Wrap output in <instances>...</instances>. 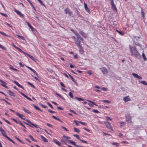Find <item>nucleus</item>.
I'll list each match as a JSON object with an SVG mask.
<instances>
[{
  "label": "nucleus",
  "mask_w": 147,
  "mask_h": 147,
  "mask_svg": "<svg viewBox=\"0 0 147 147\" xmlns=\"http://www.w3.org/2000/svg\"><path fill=\"white\" fill-rule=\"evenodd\" d=\"M0 14H1V15L4 16L5 17H7V15L4 14V13H2L0 12Z\"/></svg>",
  "instance_id": "nucleus-54"
},
{
  "label": "nucleus",
  "mask_w": 147,
  "mask_h": 147,
  "mask_svg": "<svg viewBox=\"0 0 147 147\" xmlns=\"http://www.w3.org/2000/svg\"><path fill=\"white\" fill-rule=\"evenodd\" d=\"M40 105L42 107L44 108H47V106H46V105H43V104H40Z\"/></svg>",
  "instance_id": "nucleus-48"
},
{
  "label": "nucleus",
  "mask_w": 147,
  "mask_h": 147,
  "mask_svg": "<svg viewBox=\"0 0 147 147\" xmlns=\"http://www.w3.org/2000/svg\"><path fill=\"white\" fill-rule=\"evenodd\" d=\"M113 145H115L117 146H119V144L117 143H115V142L113 143Z\"/></svg>",
  "instance_id": "nucleus-57"
},
{
  "label": "nucleus",
  "mask_w": 147,
  "mask_h": 147,
  "mask_svg": "<svg viewBox=\"0 0 147 147\" xmlns=\"http://www.w3.org/2000/svg\"><path fill=\"white\" fill-rule=\"evenodd\" d=\"M132 75L135 77L138 78L139 79H142V77H141L140 76L138 75L137 74L133 73H132Z\"/></svg>",
  "instance_id": "nucleus-11"
},
{
  "label": "nucleus",
  "mask_w": 147,
  "mask_h": 147,
  "mask_svg": "<svg viewBox=\"0 0 147 147\" xmlns=\"http://www.w3.org/2000/svg\"><path fill=\"white\" fill-rule=\"evenodd\" d=\"M15 138L16 139L18 140V141H19L21 143H22V144H24V143L23 142L22 140H20V139H19L18 138L15 137Z\"/></svg>",
  "instance_id": "nucleus-34"
},
{
  "label": "nucleus",
  "mask_w": 147,
  "mask_h": 147,
  "mask_svg": "<svg viewBox=\"0 0 147 147\" xmlns=\"http://www.w3.org/2000/svg\"><path fill=\"white\" fill-rule=\"evenodd\" d=\"M27 83L28 84H29V85H30L32 87H33L34 88H35V86L33 85L31 83H30V82H27Z\"/></svg>",
  "instance_id": "nucleus-35"
},
{
  "label": "nucleus",
  "mask_w": 147,
  "mask_h": 147,
  "mask_svg": "<svg viewBox=\"0 0 147 147\" xmlns=\"http://www.w3.org/2000/svg\"><path fill=\"white\" fill-rule=\"evenodd\" d=\"M76 38L78 39H79L81 41H83V38L79 34H78V35L77 36Z\"/></svg>",
  "instance_id": "nucleus-19"
},
{
  "label": "nucleus",
  "mask_w": 147,
  "mask_h": 147,
  "mask_svg": "<svg viewBox=\"0 0 147 147\" xmlns=\"http://www.w3.org/2000/svg\"><path fill=\"white\" fill-rule=\"evenodd\" d=\"M121 126H123L125 125L126 124V123L123 122H121L120 123Z\"/></svg>",
  "instance_id": "nucleus-43"
},
{
  "label": "nucleus",
  "mask_w": 147,
  "mask_h": 147,
  "mask_svg": "<svg viewBox=\"0 0 147 147\" xmlns=\"http://www.w3.org/2000/svg\"><path fill=\"white\" fill-rule=\"evenodd\" d=\"M15 114L22 119L24 120H26L25 118H23V117H24L25 116L23 115L20 114L17 112H16Z\"/></svg>",
  "instance_id": "nucleus-8"
},
{
  "label": "nucleus",
  "mask_w": 147,
  "mask_h": 147,
  "mask_svg": "<svg viewBox=\"0 0 147 147\" xmlns=\"http://www.w3.org/2000/svg\"><path fill=\"white\" fill-rule=\"evenodd\" d=\"M116 31L121 35H124V33L120 31H119L117 30Z\"/></svg>",
  "instance_id": "nucleus-32"
},
{
  "label": "nucleus",
  "mask_w": 147,
  "mask_h": 147,
  "mask_svg": "<svg viewBox=\"0 0 147 147\" xmlns=\"http://www.w3.org/2000/svg\"><path fill=\"white\" fill-rule=\"evenodd\" d=\"M79 122V123H80L84 125H86V123H85L83 122L82 121H80Z\"/></svg>",
  "instance_id": "nucleus-53"
},
{
  "label": "nucleus",
  "mask_w": 147,
  "mask_h": 147,
  "mask_svg": "<svg viewBox=\"0 0 147 147\" xmlns=\"http://www.w3.org/2000/svg\"><path fill=\"white\" fill-rule=\"evenodd\" d=\"M79 121H77V120H74V122L77 125H79L78 123H79Z\"/></svg>",
  "instance_id": "nucleus-45"
},
{
  "label": "nucleus",
  "mask_w": 147,
  "mask_h": 147,
  "mask_svg": "<svg viewBox=\"0 0 147 147\" xmlns=\"http://www.w3.org/2000/svg\"><path fill=\"white\" fill-rule=\"evenodd\" d=\"M0 33L4 36H9L7 35L5 33H4L3 32H1L0 31Z\"/></svg>",
  "instance_id": "nucleus-38"
},
{
  "label": "nucleus",
  "mask_w": 147,
  "mask_h": 147,
  "mask_svg": "<svg viewBox=\"0 0 147 147\" xmlns=\"http://www.w3.org/2000/svg\"><path fill=\"white\" fill-rule=\"evenodd\" d=\"M78 48H79V51L80 52H81L82 53L83 52V50L82 48V46H81V47H79V46H78Z\"/></svg>",
  "instance_id": "nucleus-33"
},
{
  "label": "nucleus",
  "mask_w": 147,
  "mask_h": 147,
  "mask_svg": "<svg viewBox=\"0 0 147 147\" xmlns=\"http://www.w3.org/2000/svg\"><path fill=\"white\" fill-rule=\"evenodd\" d=\"M61 127L63 129H64V130H65L66 131H68V130H67V129L65 128V127L63 126H61Z\"/></svg>",
  "instance_id": "nucleus-55"
},
{
  "label": "nucleus",
  "mask_w": 147,
  "mask_h": 147,
  "mask_svg": "<svg viewBox=\"0 0 147 147\" xmlns=\"http://www.w3.org/2000/svg\"><path fill=\"white\" fill-rule=\"evenodd\" d=\"M69 77L71 78V80L76 84H77L76 81H75V80L74 78H73V77L70 75L69 74Z\"/></svg>",
  "instance_id": "nucleus-20"
},
{
  "label": "nucleus",
  "mask_w": 147,
  "mask_h": 147,
  "mask_svg": "<svg viewBox=\"0 0 147 147\" xmlns=\"http://www.w3.org/2000/svg\"><path fill=\"white\" fill-rule=\"evenodd\" d=\"M1 132L3 136L5 137L8 140H9L10 142H11L15 144V143L11 139H10L8 137V136L5 134L6 133L5 131H1Z\"/></svg>",
  "instance_id": "nucleus-2"
},
{
  "label": "nucleus",
  "mask_w": 147,
  "mask_h": 147,
  "mask_svg": "<svg viewBox=\"0 0 147 147\" xmlns=\"http://www.w3.org/2000/svg\"><path fill=\"white\" fill-rule=\"evenodd\" d=\"M12 120H13L14 121H15L16 123H18L20 124V122H21V121L19 120H16L15 119H14L12 118Z\"/></svg>",
  "instance_id": "nucleus-23"
},
{
  "label": "nucleus",
  "mask_w": 147,
  "mask_h": 147,
  "mask_svg": "<svg viewBox=\"0 0 147 147\" xmlns=\"http://www.w3.org/2000/svg\"><path fill=\"white\" fill-rule=\"evenodd\" d=\"M27 24L28 26L30 28L31 30L33 31L34 30V29L33 28V27L31 26V25L28 22H27Z\"/></svg>",
  "instance_id": "nucleus-22"
},
{
  "label": "nucleus",
  "mask_w": 147,
  "mask_h": 147,
  "mask_svg": "<svg viewBox=\"0 0 147 147\" xmlns=\"http://www.w3.org/2000/svg\"><path fill=\"white\" fill-rule=\"evenodd\" d=\"M5 121L9 124L11 125V123L9 122L6 119V120H5Z\"/></svg>",
  "instance_id": "nucleus-63"
},
{
  "label": "nucleus",
  "mask_w": 147,
  "mask_h": 147,
  "mask_svg": "<svg viewBox=\"0 0 147 147\" xmlns=\"http://www.w3.org/2000/svg\"><path fill=\"white\" fill-rule=\"evenodd\" d=\"M101 70L103 74H105L107 73V70L105 67H103L100 69Z\"/></svg>",
  "instance_id": "nucleus-10"
},
{
  "label": "nucleus",
  "mask_w": 147,
  "mask_h": 147,
  "mask_svg": "<svg viewBox=\"0 0 147 147\" xmlns=\"http://www.w3.org/2000/svg\"><path fill=\"white\" fill-rule=\"evenodd\" d=\"M87 101H88L91 103L92 104H93L94 105H96V106H98L97 105H96V104H95V102H93L92 101L90 100H87Z\"/></svg>",
  "instance_id": "nucleus-31"
},
{
  "label": "nucleus",
  "mask_w": 147,
  "mask_h": 147,
  "mask_svg": "<svg viewBox=\"0 0 147 147\" xmlns=\"http://www.w3.org/2000/svg\"><path fill=\"white\" fill-rule=\"evenodd\" d=\"M47 103L49 107H50L52 109H53V106L51 105L50 103Z\"/></svg>",
  "instance_id": "nucleus-62"
},
{
  "label": "nucleus",
  "mask_w": 147,
  "mask_h": 147,
  "mask_svg": "<svg viewBox=\"0 0 147 147\" xmlns=\"http://www.w3.org/2000/svg\"><path fill=\"white\" fill-rule=\"evenodd\" d=\"M101 89L102 90L105 91H107L108 90L107 88H105V87H102V88H101Z\"/></svg>",
  "instance_id": "nucleus-49"
},
{
  "label": "nucleus",
  "mask_w": 147,
  "mask_h": 147,
  "mask_svg": "<svg viewBox=\"0 0 147 147\" xmlns=\"http://www.w3.org/2000/svg\"><path fill=\"white\" fill-rule=\"evenodd\" d=\"M8 91L9 92L8 93L10 96L13 97L15 96V93L10 90H8Z\"/></svg>",
  "instance_id": "nucleus-13"
},
{
  "label": "nucleus",
  "mask_w": 147,
  "mask_h": 147,
  "mask_svg": "<svg viewBox=\"0 0 147 147\" xmlns=\"http://www.w3.org/2000/svg\"><path fill=\"white\" fill-rule=\"evenodd\" d=\"M53 141L54 143H55L59 146H61V143L56 139H53Z\"/></svg>",
  "instance_id": "nucleus-12"
},
{
  "label": "nucleus",
  "mask_w": 147,
  "mask_h": 147,
  "mask_svg": "<svg viewBox=\"0 0 147 147\" xmlns=\"http://www.w3.org/2000/svg\"><path fill=\"white\" fill-rule=\"evenodd\" d=\"M75 98L78 100V101H84V99H83V98H79V97H75Z\"/></svg>",
  "instance_id": "nucleus-28"
},
{
  "label": "nucleus",
  "mask_w": 147,
  "mask_h": 147,
  "mask_svg": "<svg viewBox=\"0 0 147 147\" xmlns=\"http://www.w3.org/2000/svg\"><path fill=\"white\" fill-rule=\"evenodd\" d=\"M26 54L29 57H30L32 60L34 61H35V59L34 58L32 55L27 53H26Z\"/></svg>",
  "instance_id": "nucleus-21"
},
{
  "label": "nucleus",
  "mask_w": 147,
  "mask_h": 147,
  "mask_svg": "<svg viewBox=\"0 0 147 147\" xmlns=\"http://www.w3.org/2000/svg\"><path fill=\"white\" fill-rule=\"evenodd\" d=\"M60 84L61 85V86H62V87H64V88L65 87V85H64V84L62 82H61L60 83Z\"/></svg>",
  "instance_id": "nucleus-56"
},
{
  "label": "nucleus",
  "mask_w": 147,
  "mask_h": 147,
  "mask_svg": "<svg viewBox=\"0 0 147 147\" xmlns=\"http://www.w3.org/2000/svg\"><path fill=\"white\" fill-rule=\"evenodd\" d=\"M139 82L140 83L144 85H147V82H146L145 81H139Z\"/></svg>",
  "instance_id": "nucleus-24"
},
{
  "label": "nucleus",
  "mask_w": 147,
  "mask_h": 147,
  "mask_svg": "<svg viewBox=\"0 0 147 147\" xmlns=\"http://www.w3.org/2000/svg\"><path fill=\"white\" fill-rule=\"evenodd\" d=\"M143 52H144V51L143 50ZM142 57L144 61H146L147 59V58H146L145 55L144 54V52H143L142 53Z\"/></svg>",
  "instance_id": "nucleus-27"
},
{
  "label": "nucleus",
  "mask_w": 147,
  "mask_h": 147,
  "mask_svg": "<svg viewBox=\"0 0 147 147\" xmlns=\"http://www.w3.org/2000/svg\"><path fill=\"white\" fill-rule=\"evenodd\" d=\"M48 111L52 113H55V112L54 111H52L50 109H49L48 110Z\"/></svg>",
  "instance_id": "nucleus-58"
},
{
  "label": "nucleus",
  "mask_w": 147,
  "mask_h": 147,
  "mask_svg": "<svg viewBox=\"0 0 147 147\" xmlns=\"http://www.w3.org/2000/svg\"><path fill=\"white\" fill-rule=\"evenodd\" d=\"M40 138L42 139V140H43L44 142H48V140L47 139H46L45 137L43 136H40Z\"/></svg>",
  "instance_id": "nucleus-16"
},
{
  "label": "nucleus",
  "mask_w": 147,
  "mask_h": 147,
  "mask_svg": "<svg viewBox=\"0 0 147 147\" xmlns=\"http://www.w3.org/2000/svg\"><path fill=\"white\" fill-rule=\"evenodd\" d=\"M134 37L137 40H139L140 38V37H139V36H134Z\"/></svg>",
  "instance_id": "nucleus-50"
},
{
  "label": "nucleus",
  "mask_w": 147,
  "mask_h": 147,
  "mask_svg": "<svg viewBox=\"0 0 147 147\" xmlns=\"http://www.w3.org/2000/svg\"><path fill=\"white\" fill-rule=\"evenodd\" d=\"M102 101L104 102H106L107 103H110V101L106 100H104Z\"/></svg>",
  "instance_id": "nucleus-42"
},
{
  "label": "nucleus",
  "mask_w": 147,
  "mask_h": 147,
  "mask_svg": "<svg viewBox=\"0 0 147 147\" xmlns=\"http://www.w3.org/2000/svg\"><path fill=\"white\" fill-rule=\"evenodd\" d=\"M57 109H59V110H63V108H62V107H58V106L57 107Z\"/></svg>",
  "instance_id": "nucleus-51"
},
{
  "label": "nucleus",
  "mask_w": 147,
  "mask_h": 147,
  "mask_svg": "<svg viewBox=\"0 0 147 147\" xmlns=\"http://www.w3.org/2000/svg\"><path fill=\"white\" fill-rule=\"evenodd\" d=\"M110 3L111 5V7L113 9V10L114 11H117V9L115 6V5L114 4V1L113 0H110Z\"/></svg>",
  "instance_id": "nucleus-3"
},
{
  "label": "nucleus",
  "mask_w": 147,
  "mask_h": 147,
  "mask_svg": "<svg viewBox=\"0 0 147 147\" xmlns=\"http://www.w3.org/2000/svg\"><path fill=\"white\" fill-rule=\"evenodd\" d=\"M25 120L27 121L28 123H29V124H30L31 125H32V124H33V123H32L30 121L26 119V120Z\"/></svg>",
  "instance_id": "nucleus-60"
},
{
  "label": "nucleus",
  "mask_w": 147,
  "mask_h": 147,
  "mask_svg": "<svg viewBox=\"0 0 147 147\" xmlns=\"http://www.w3.org/2000/svg\"><path fill=\"white\" fill-rule=\"evenodd\" d=\"M73 136L74 137H76L77 139L80 140V138L79 135L77 134H74Z\"/></svg>",
  "instance_id": "nucleus-40"
},
{
  "label": "nucleus",
  "mask_w": 147,
  "mask_h": 147,
  "mask_svg": "<svg viewBox=\"0 0 147 147\" xmlns=\"http://www.w3.org/2000/svg\"><path fill=\"white\" fill-rule=\"evenodd\" d=\"M25 120L27 121L28 123H29V124H30L31 125H32V124H33V123H32L30 121L26 119V120Z\"/></svg>",
  "instance_id": "nucleus-59"
},
{
  "label": "nucleus",
  "mask_w": 147,
  "mask_h": 147,
  "mask_svg": "<svg viewBox=\"0 0 147 147\" xmlns=\"http://www.w3.org/2000/svg\"><path fill=\"white\" fill-rule=\"evenodd\" d=\"M80 140L81 141V142H82L83 143H86V144H88V143L86 141H85V140H82L81 139H80Z\"/></svg>",
  "instance_id": "nucleus-46"
},
{
  "label": "nucleus",
  "mask_w": 147,
  "mask_h": 147,
  "mask_svg": "<svg viewBox=\"0 0 147 147\" xmlns=\"http://www.w3.org/2000/svg\"><path fill=\"white\" fill-rule=\"evenodd\" d=\"M70 138V137H68V136H63V138L64 140L65 141H66L67 140L69 139Z\"/></svg>",
  "instance_id": "nucleus-26"
},
{
  "label": "nucleus",
  "mask_w": 147,
  "mask_h": 147,
  "mask_svg": "<svg viewBox=\"0 0 147 147\" xmlns=\"http://www.w3.org/2000/svg\"><path fill=\"white\" fill-rule=\"evenodd\" d=\"M105 124L107 127L109 129L112 130V127L110 123L107 121H104Z\"/></svg>",
  "instance_id": "nucleus-4"
},
{
  "label": "nucleus",
  "mask_w": 147,
  "mask_h": 147,
  "mask_svg": "<svg viewBox=\"0 0 147 147\" xmlns=\"http://www.w3.org/2000/svg\"><path fill=\"white\" fill-rule=\"evenodd\" d=\"M17 49L20 52H21L22 53H23L24 54H26V53L23 52L20 48H19V47H18V49Z\"/></svg>",
  "instance_id": "nucleus-37"
},
{
  "label": "nucleus",
  "mask_w": 147,
  "mask_h": 147,
  "mask_svg": "<svg viewBox=\"0 0 147 147\" xmlns=\"http://www.w3.org/2000/svg\"><path fill=\"white\" fill-rule=\"evenodd\" d=\"M74 131L77 133H79L80 131L78 129L75 127H74Z\"/></svg>",
  "instance_id": "nucleus-29"
},
{
  "label": "nucleus",
  "mask_w": 147,
  "mask_h": 147,
  "mask_svg": "<svg viewBox=\"0 0 147 147\" xmlns=\"http://www.w3.org/2000/svg\"><path fill=\"white\" fill-rule=\"evenodd\" d=\"M71 144L72 145H74L76 147V146L77 145L76 144V142L73 141L72 140L71 141Z\"/></svg>",
  "instance_id": "nucleus-30"
},
{
  "label": "nucleus",
  "mask_w": 147,
  "mask_h": 147,
  "mask_svg": "<svg viewBox=\"0 0 147 147\" xmlns=\"http://www.w3.org/2000/svg\"><path fill=\"white\" fill-rule=\"evenodd\" d=\"M123 100L125 102H126L128 101H130V99L129 98V96H125L123 98Z\"/></svg>",
  "instance_id": "nucleus-15"
},
{
  "label": "nucleus",
  "mask_w": 147,
  "mask_h": 147,
  "mask_svg": "<svg viewBox=\"0 0 147 147\" xmlns=\"http://www.w3.org/2000/svg\"><path fill=\"white\" fill-rule=\"evenodd\" d=\"M33 106L34 107L36 110H38L40 111L41 112H42V111L39 108L37 107V106L35 105L34 104H33Z\"/></svg>",
  "instance_id": "nucleus-25"
},
{
  "label": "nucleus",
  "mask_w": 147,
  "mask_h": 147,
  "mask_svg": "<svg viewBox=\"0 0 147 147\" xmlns=\"http://www.w3.org/2000/svg\"><path fill=\"white\" fill-rule=\"evenodd\" d=\"M80 33L81 35L84 38H86L87 36L86 34H85L82 31H80L79 32Z\"/></svg>",
  "instance_id": "nucleus-18"
},
{
  "label": "nucleus",
  "mask_w": 147,
  "mask_h": 147,
  "mask_svg": "<svg viewBox=\"0 0 147 147\" xmlns=\"http://www.w3.org/2000/svg\"><path fill=\"white\" fill-rule=\"evenodd\" d=\"M27 1L30 3V5L33 7L34 9V7L33 6V4L31 3L30 1L29 0H27Z\"/></svg>",
  "instance_id": "nucleus-52"
},
{
  "label": "nucleus",
  "mask_w": 147,
  "mask_h": 147,
  "mask_svg": "<svg viewBox=\"0 0 147 147\" xmlns=\"http://www.w3.org/2000/svg\"><path fill=\"white\" fill-rule=\"evenodd\" d=\"M47 126H49V127H53V125H51V124H49V123H47Z\"/></svg>",
  "instance_id": "nucleus-64"
},
{
  "label": "nucleus",
  "mask_w": 147,
  "mask_h": 147,
  "mask_svg": "<svg viewBox=\"0 0 147 147\" xmlns=\"http://www.w3.org/2000/svg\"><path fill=\"white\" fill-rule=\"evenodd\" d=\"M69 95L71 98H73V95L72 93L71 92H70L69 93Z\"/></svg>",
  "instance_id": "nucleus-44"
},
{
  "label": "nucleus",
  "mask_w": 147,
  "mask_h": 147,
  "mask_svg": "<svg viewBox=\"0 0 147 147\" xmlns=\"http://www.w3.org/2000/svg\"><path fill=\"white\" fill-rule=\"evenodd\" d=\"M129 47L131 56H135L138 59L140 58V53L137 50L136 48V47L133 46L131 47L130 46Z\"/></svg>",
  "instance_id": "nucleus-1"
},
{
  "label": "nucleus",
  "mask_w": 147,
  "mask_h": 147,
  "mask_svg": "<svg viewBox=\"0 0 147 147\" xmlns=\"http://www.w3.org/2000/svg\"><path fill=\"white\" fill-rule=\"evenodd\" d=\"M126 121H128L129 123H131L132 121L131 120V117L129 115H127L125 116Z\"/></svg>",
  "instance_id": "nucleus-5"
},
{
  "label": "nucleus",
  "mask_w": 147,
  "mask_h": 147,
  "mask_svg": "<svg viewBox=\"0 0 147 147\" xmlns=\"http://www.w3.org/2000/svg\"><path fill=\"white\" fill-rule=\"evenodd\" d=\"M17 36L19 38H20L22 40L24 39V37L23 36H22L18 35H17Z\"/></svg>",
  "instance_id": "nucleus-47"
},
{
  "label": "nucleus",
  "mask_w": 147,
  "mask_h": 147,
  "mask_svg": "<svg viewBox=\"0 0 147 147\" xmlns=\"http://www.w3.org/2000/svg\"><path fill=\"white\" fill-rule=\"evenodd\" d=\"M23 109L24 112L28 114H30L31 113V112L28 110L26 109L25 108H23Z\"/></svg>",
  "instance_id": "nucleus-17"
},
{
  "label": "nucleus",
  "mask_w": 147,
  "mask_h": 147,
  "mask_svg": "<svg viewBox=\"0 0 147 147\" xmlns=\"http://www.w3.org/2000/svg\"><path fill=\"white\" fill-rule=\"evenodd\" d=\"M92 112L94 113H99V112L96 110L94 109L92 110Z\"/></svg>",
  "instance_id": "nucleus-41"
},
{
  "label": "nucleus",
  "mask_w": 147,
  "mask_h": 147,
  "mask_svg": "<svg viewBox=\"0 0 147 147\" xmlns=\"http://www.w3.org/2000/svg\"><path fill=\"white\" fill-rule=\"evenodd\" d=\"M14 11L17 13V14L19 15L20 16L22 17H24V16L23 14L20 11L17 10L15 8L14 9Z\"/></svg>",
  "instance_id": "nucleus-6"
},
{
  "label": "nucleus",
  "mask_w": 147,
  "mask_h": 147,
  "mask_svg": "<svg viewBox=\"0 0 147 147\" xmlns=\"http://www.w3.org/2000/svg\"><path fill=\"white\" fill-rule=\"evenodd\" d=\"M106 118L108 120H112L110 118V117H109L107 116L106 117Z\"/></svg>",
  "instance_id": "nucleus-61"
},
{
  "label": "nucleus",
  "mask_w": 147,
  "mask_h": 147,
  "mask_svg": "<svg viewBox=\"0 0 147 147\" xmlns=\"http://www.w3.org/2000/svg\"><path fill=\"white\" fill-rule=\"evenodd\" d=\"M79 39H76L75 40V43L77 45V46H79L81 47V45L80 44L81 42Z\"/></svg>",
  "instance_id": "nucleus-7"
},
{
  "label": "nucleus",
  "mask_w": 147,
  "mask_h": 147,
  "mask_svg": "<svg viewBox=\"0 0 147 147\" xmlns=\"http://www.w3.org/2000/svg\"><path fill=\"white\" fill-rule=\"evenodd\" d=\"M38 1L39 2L40 4L42 5L45 6V4L43 3V2L41 0H38Z\"/></svg>",
  "instance_id": "nucleus-36"
},
{
  "label": "nucleus",
  "mask_w": 147,
  "mask_h": 147,
  "mask_svg": "<svg viewBox=\"0 0 147 147\" xmlns=\"http://www.w3.org/2000/svg\"><path fill=\"white\" fill-rule=\"evenodd\" d=\"M13 82L19 87H20L23 89H24V88L21 85L19 84V83L17 81H13Z\"/></svg>",
  "instance_id": "nucleus-14"
},
{
  "label": "nucleus",
  "mask_w": 147,
  "mask_h": 147,
  "mask_svg": "<svg viewBox=\"0 0 147 147\" xmlns=\"http://www.w3.org/2000/svg\"><path fill=\"white\" fill-rule=\"evenodd\" d=\"M69 11V9L68 8H67L64 10V11L65 12V13L66 14L67 13L68 11Z\"/></svg>",
  "instance_id": "nucleus-39"
},
{
  "label": "nucleus",
  "mask_w": 147,
  "mask_h": 147,
  "mask_svg": "<svg viewBox=\"0 0 147 147\" xmlns=\"http://www.w3.org/2000/svg\"><path fill=\"white\" fill-rule=\"evenodd\" d=\"M84 7L85 10L88 13H90V11L89 9V8L87 6V4L85 3V2L84 3Z\"/></svg>",
  "instance_id": "nucleus-9"
}]
</instances>
